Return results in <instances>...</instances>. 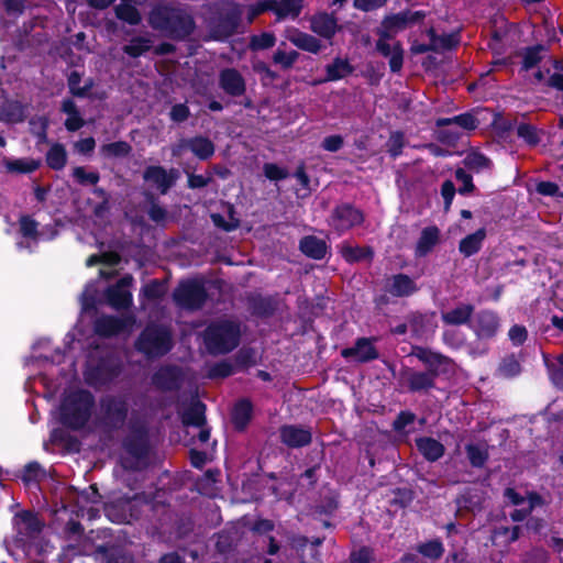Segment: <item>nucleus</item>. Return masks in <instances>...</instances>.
I'll return each mask as SVG.
<instances>
[{
  "instance_id": "obj_22",
  "label": "nucleus",
  "mask_w": 563,
  "mask_h": 563,
  "mask_svg": "<svg viewBox=\"0 0 563 563\" xmlns=\"http://www.w3.org/2000/svg\"><path fill=\"white\" fill-rule=\"evenodd\" d=\"M246 302L251 314L261 319L273 317L278 309V301L273 296L251 294L247 296Z\"/></svg>"
},
{
  "instance_id": "obj_2",
  "label": "nucleus",
  "mask_w": 563,
  "mask_h": 563,
  "mask_svg": "<svg viewBox=\"0 0 563 563\" xmlns=\"http://www.w3.org/2000/svg\"><path fill=\"white\" fill-rule=\"evenodd\" d=\"M150 25L166 37L174 41H184L195 29L194 16L185 10L167 4L155 7L148 16Z\"/></svg>"
},
{
  "instance_id": "obj_19",
  "label": "nucleus",
  "mask_w": 563,
  "mask_h": 563,
  "mask_svg": "<svg viewBox=\"0 0 563 563\" xmlns=\"http://www.w3.org/2000/svg\"><path fill=\"white\" fill-rule=\"evenodd\" d=\"M435 311H410L406 316L412 336L422 338L429 333H434L438 328Z\"/></svg>"
},
{
  "instance_id": "obj_46",
  "label": "nucleus",
  "mask_w": 563,
  "mask_h": 563,
  "mask_svg": "<svg viewBox=\"0 0 563 563\" xmlns=\"http://www.w3.org/2000/svg\"><path fill=\"white\" fill-rule=\"evenodd\" d=\"M341 255L347 263L352 264L366 260H373L374 251L371 246L345 245L342 247Z\"/></svg>"
},
{
  "instance_id": "obj_49",
  "label": "nucleus",
  "mask_w": 563,
  "mask_h": 563,
  "mask_svg": "<svg viewBox=\"0 0 563 563\" xmlns=\"http://www.w3.org/2000/svg\"><path fill=\"white\" fill-rule=\"evenodd\" d=\"M152 47V41L144 36H134L130 43L123 46V52L132 57L137 58L147 53Z\"/></svg>"
},
{
  "instance_id": "obj_62",
  "label": "nucleus",
  "mask_w": 563,
  "mask_h": 563,
  "mask_svg": "<svg viewBox=\"0 0 563 563\" xmlns=\"http://www.w3.org/2000/svg\"><path fill=\"white\" fill-rule=\"evenodd\" d=\"M235 548L234 539L229 532L218 533L216 550L222 555L230 554Z\"/></svg>"
},
{
  "instance_id": "obj_63",
  "label": "nucleus",
  "mask_w": 563,
  "mask_h": 563,
  "mask_svg": "<svg viewBox=\"0 0 563 563\" xmlns=\"http://www.w3.org/2000/svg\"><path fill=\"white\" fill-rule=\"evenodd\" d=\"M274 4L276 0H260L254 4H251L247 12L249 21H253L258 15L272 11L274 13Z\"/></svg>"
},
{
  "instance_id": "obj_24",
  "label": "nucleus",
  "mask_w": 563,
  "mask_h": 563,
  "mask_svg": "<svg viewBox=\"0 0 563 563\" xmlns=\"http://www.w3.org/2000/svg\"><path fill=\"white\" fill-rule=\"evenodd\" d=\"M310 29L317 35L330 41L341 30V26L333 13L320 12L311 18Z\"/></svg>"
},
{
  "instance_id": "obj_58",
  "label": "nucleus",
  "mask_w": 563,
  "mask_h": 563,
  "mask_svg": "<svg viewBox=\"0 0 563 563\" xmlns=\"http://www.w3.org/2000/svg\"><path fill=\"white\" fill-rule=\"evenodd\" d=\"M71 176L77 184L81 186L93 185L96 186L100 180L98 172H87L85 167L77 166L73 169Z\"/></svg>"
},
{
  "instance_id": "obj_21",
  "label": "nucleus",
  "mask_w": 563,
  "mask_h": 563,
  "mask_svg": "<svg viewBox=\"0 0 563 563\" xmlns=\"http://www.w3.org/2000/svg\"><path fill=\"white\" fill-rule=\"evenodd\" d=\"M400 375L405 378L407 390L412 394L428 393L437 386V379L426 371H415L406 367Z\"/></svg>"
},
{
  "instance_id": "obj_13",
  "label": "nucleus",
  "mask_w": 563,
  "mask_h": 563,
  "mask_svg": "<svg viewBox=\"0 0 563 563\" xmlns=\"http://www.w3.org/2000/svg\"><path fill=\"white\" fill-rule=\"evenodd\" d=\"M500 327V317L492 309H482L477 311L470 324V329L481 341H490L495 339Z\"/></svg>"
},
{
  "instance_id": "obj_17",
  "label": "nucleus",
  "mask_w": 563,
  "mask_h": 563,
  "mask_svg": "<svg viewBox=\"0 0 563 563\" xmlns=\"http://www.w3.org/2000/svg\"><path fill=\"white\" fill-rule=\"evenodd\" d=\"M219 88L232 98H239L246 92V82L242 74L232 67L223 68L218 76Z\"/></svg>"
},
{
  "instance_id": "obj_28",
  "label": "nucleus",
  "mask_w": 563,
  "mask_h": 563,
  "mask_svg": "<svg viewBox=\"0 0 563 563\" xmlns=\"http://www.w3.org/2000/svg\"><path fill=\"white\" fill-rule=\"evenodd\" d=\"M475 307L472 303H460L455 308L442 312L441 319L446 325H468L473 320Z\"/></svg>"
},
{
  "instance_id": "obj_36",
  "label": "nucleus",
  "mask_w": 563,
  "mask_h": 563,
  "mask_svg": "<svg viewBox=\"0 0 563 563\" xmlns=\"http://www.w3.org/2000/svg\"><path fill=\"white\" fill-rule=\"evenodd\" d=\"M288 40L297 48L311 54H318L322 48V43L319 38L298 29L294 30Z\"/></svg>"
},
{
  "instance_id": "obj_11",
  "label": "nucleus",
  "mask_w": 563,
  "mask_h": 563,
  "mask_svg": "<svg viewBox=\"0 0 563 563\" xmlns=\"http://www.w3.org/2000/svg\"><path fill=\"white\" fill-rule=\"evenodd\" d=\"M365 221V213L351 202H341L334 206L329 216V225L339 235L353 228L361 227Z\"/></svg>"
},
{
  "instance_id": "obj_48",
  "label": "nucleus",
  "mask_w": 563,
  "mask_h": 563,
  "mask_svg": "<svg viewBox=\"0 0 563 563\" xmlns=\"http://www.w3.org/2000/svg\"><path fill=\"white\" fill-rule=\"evenodd\" d=\"M463 164L467 169L475 173H479L484 169H490L493 167V162L485 154L478 151L467 153L463 159Z\"/></svg>"
},
{
  "instance_id": "obj_47",
  "label": "nucleus",
  "mask_w": 563,
  "mask_h": 563,
  "mask_svg": "<svg viewBox=\"0 0 563 563\" xmlns=\"http://www.w3.org/2000/svg\"><path fill=\"white\" fill-rule=\"evenodd\" d=\"M132 152V146L126 141H115L103 144L100 154L106 158H124Z\"/></svg>"
},
{
  "instance_id": "obj_18",
  "label": "nucleus",
  "mask_w": 563,
  "mask_h": 563,
  "mask_svg": "<svg viewBox=\"0 0 563 563\" xmlns=\"http://www.w3.org/2000/svg\"><path fill=\"white\" fill-rule=\"evenodd\" d=\"M132 323V318L103 314L93 322V331L100 338H112L123 333Z\"/></svg>"
},
{
  "instance_id": "obj_56",
  "label": "nucleus",
  "mask_w": 563,
  "mask_h": 563,
  "mask_svg": "<svg viewBox=\"0 0 563 563\" xmlns=\"http://www.w3.org/2000/svg\"><path fill=\"white\" fill-rule=\"evenodd\" d=\"M517 136L531 147L537 146L541 141L538 129L526 122H521L517 125Z\"/></svg>"
},
{
  "instance_id": "obj_32",
  "label": "nucleus",
  "mask_w": 563,
  "mask_h": 563,
  "mask_svg": "<svg viewBox=\"0 0 563 563\" xmlns=\"http://www.w3.org/2000/svg\"><path fill=\"white\" fill-rule=\"evenodd\" d=\"M548 48L543 44H534L526 46L517 52L518 56H521V71H529L530 69L538 66L544 58V54Z\"/></svg>"
},
{
  "instance_id": "obj_33",
  "label": "nucleus",
  "mask_w": 563,
  "mask_h": 563,
  "mask_svg": "<svg viewBox=\"0 0 563 563\" xmlns=\"http://www.w3.org/2000/svg\"><path fill=\"white\" fill-rule=\"evenodd\" d=\"M299 250L309 258L322 260L328 252V245L324 240L316 235H306L299 242Z\"/></svg>"
},
{
  "instance_id": "obj_55",
  "label": "nucleus",
  "mask_w": 563,
  "mask_h": 563,
  "mask_svg": "<svg viewBox=\"0 0 563 563\" xmlns=\"http://www.w3.org/2000/svg\"><path fill=\"white\" fill-rule=\"evenodd\" d=\"M276 43V36L273 32H262L250 37L249 48L253 52L268 49Z\"/></svg>"
},
{
  "instance_id": "obj_52",
  "label": "nucleus",
  "mask_w": 563,
  "mask_h": 563,
  "mask_svg": "<svg viewBox=\"0 0 563 563\" xmlns=\"http://www.w3.org/2000/svg\"><path fill=\"white\" fill-rule=\"evenodd\" d=\"M19 232L25 239L37 241L40 238L38 222L30 214H22L19 218Z\"/></svg>"
},
{
  "instance_id": "obj_27",
  "label": "nucleus",
  "mask_w": 563,
  "mask_h": 563,
  "mask_svg": "<svg viewBox=\"0 0 563 563\" xmlns=\"http://www.w3.org/2000/svg\"><path fill=\"white\" fill-rule=\"evenodd\" d=\"M131 279V277H124L119 282L118 285L111 286L107 289V301L112 308L122 310L129 309L132 306V294L122 287V284L125 282L128 283Z\"/></svg>"
},
{
  "instance_id": "obj_64",
  "label": "nucleus",
  "mask_w": 563,
  "mask_h": 563,
  "mask_svg": "<svg viewBox=\"0 0 563 563\" xmlns=\"http://www.w3.org/2000/svg\"><path fill=\"white\" fill-rule=\"evenodd\" d=\"M374 560V550L367 545H362L350 554V563H373Z\"/></svg>"
},
{
  "instance_id": "obj_31",
  "label": "nucleus",
  "mask_w": 563,
  "mask_h": 563,
  "mask_svg": "<svg viewBox=\"0 0 563 563\" xmlns=\"http://www.w3.org/2000/svg\"><path fill=\"white\" fill-rule=\"evenodd\" d=\"M252 416L253 404L250 399L243 398L236 401L231 412V421L234 429L239 432L244 431L251 422Z\"/></svg>"
},
{
  "instance_id": "obj_42",
  "label": "nucleus",
  "mask_w": 563,
  "mask_h": 563,
  "mask_svg": "<svg viewBox=\"0 0 563 563\" xmlns=\"http://www.w3.org/2000/svg\"><path fill=\"white\" fill-rule=\"evenodd\" d=\"M81 74L77 70H71L67 76V86L71 96L77 98H87L91 89L95 86V80L92 78H88L84 86H80Z\"/></svg>"
},
{
  "instance_id": "obj_41",
  "label": "nucleus",
  "mask_w": 563,
  "mask_h": 563,
  "mask_svg": "<svg viewBox=\"0 0 563 563\" xmlns=\"http://www.w3.org/2000/svg\"><path fill=\"white\" fill-rule=\"evenodd\" d=\"M206 405L197 400L191 406L185 410L181 417V421L185 426H192L197 428H202L207 423L206 419Z\"/></svg>"
},
{
  "instance_id": "obj_3",
  "label": "nucleus",
  "mask_w": 563,
  "mask_h": 563,
  "mask_svg": "<svg viewBox=\"0 0 563 563\" xmlns=\"http://www.w3.org/2000/svg\"><path fill=\"white\" fill-rule=\"evenodd\" d=\"M95 405L91 391L82 388L70 391L60 405V423L74 431L82 429L90 420Z\"/></svg>"
},
{
  "instance_id": "obj_16",
  "label": "nucleus",
  "mask_w": 563,
  "mask_h": 563,
  "mask_svg": "<svg viewBox=\"0 0 563 563\" xmlns=\"http://www.w3.org/2000/svg\"><path fill=\"white\" fill-rule=\"evenodd\" d=\"M178 178V170L170 168L166 170L161 165H150L143 172V179L146 183L156 185L162 195H166L168 190L175 185Z\"/></svg>"
},
{
  "instance_id": "obj_26",
  "label": "nucleus",
  "mask_w": 563,
  "mask_h": 563,
  "mask_svg": "<svg viewBox=\"0 0 563 563\" xmlns=\"http://www.w3.org/2000/svg\"><path fill=\"white\" fill-rule=\"evenodd\" d=\"M323 542H324V538H314L311 541L309 562L314 563L316 561H319L320 553L318 551V547L322 545ZM308 543H309V539L306 536L292 534L289 538V545L297 553V556H298V560L300 563H308V560L305 555V550H306Z\"/></svg>"
},
{
  "instance_id": "obj_5",
  "label": "nucleus",
  "mask_w": 563,
  "mask_h": 563,
  "mask_svg": "<svg viewBox=\"0 0 563 563\" xmlns=\"http://www.w3.org/2000/svg\"><path fill=\"white\" fill-rule=\"evenodd\" d=\"M241 330L239 323L231 320L211 322L203 332V342L213 355L227 354L240 343Z\"/></svg>"
},
{
  "instance_id": "obj_37",
  "label": "nucleus",
  "mask_w": 563,
  "mask_h": 563,
  "mask_svg": "<svg viewBox=\"0 0 563 563\" xmlns=\"http://www.w3.org/2000/svg\"><path fill=\"white\" fill-rule=\"evenodd\" d=\"M303 1L305 0H276V4H274L276 20L283 21L288 18L296 20L303 9Z\"/></svg>"
},
{
  "instance_id": "obj_51",
  "label": "nucleus",
  "mask_w": 563,
  "mask_h": 563,
  "mask_svg": "<svg viewBox=\"0 0 563 563\" xmlns=\"http://www.w3.org/2000/svg\"><path fill=\"white\" fill-rule=\"evenodd\" d=\"M19 523L23 526V530L27 536H33L42 531L43 525L37 516L29 510H23L16 515Z\"/></svg>"
},
{
  "instance_id": "obj_4",
  "label": "nucleus",
  "mask_w": 563,
  "mask_h": 563,
  "mask_svg": "<svg viewBox=\"0 0 563 563\" xmlns=\"http://www.w3.org/2000/svg\"><path fill=\"white\" fill-rule=\"evenodd\" d=\"M134 346L148 360L161 358L174 347L173 332L165 324L150 322L140 332Z\"/></svg>"
},
{
  "instance_id": "obj_60",
  "label": "nucleus",
  "mask_w": 563,
  "mask_h": 563,
  "mask_svg": "<svg viewBox=\"0 0 563 563\" xmlns=\"http://www.w3.org/2000/svg\"><path fill=\"white\" fill-rule=\"evenodd\" d=\"M18 476L25 485L38 483L42 477V467L40 463L35 461L29 462L22 470L21 475Z\"/></svg>"
},
{
  "instance_id": "obj_61",
  "label": "nucleus",
  "mask_w": 563,
  "mask_h": 563,
  "mask_svg": "<svg viewBox=\"0 0 563 563\" xmlns=\"http://www.w3.org/2000/svg\"><path fill=\"white\" fill-rule=\"evenodd\" d=\"M263 173L264 176L272 181H280L289 176L288 170L278 166L276 163H265L263 165Z\"/></svg>"
},
{
  "instance_id": "obj_43",
  "label": "nucleus",
  "mask_w": 563,
  "mask_h": 563,
  "mask_svg": "<svg viewBox=\"0 0 563 563\" xmlns=\"http://www.w3.org/2000/svg\"><path fill=\"white\" fill-rule=\"evenodd\" d=\"M415 550L424 559L430 561H438L444 554L443 542L439 538L430 539L424 542L416 544Z\"/></svg>"
},
{
  "instance_id": "obj_57",
  "label": "nucleus",
  "mask_w": 563,
  "mask_h": 563,
  "mask_svg": "<svg viewBox=\"0 0 563 563\" xmlns=\"http://www.w3.org/2000/svg\"><path fill=\"white\" fill-rule=\"evenodd\" d=\"M521 365L515 354L504 357L498 366V373L505 378H512L519 375Z\"/></svg>"
},
{
  "instance_id": "obj_15",
  "label": "nucleus",
  "mask_w": 563,
  "mask_h": 563,
  "mask_svg": "<svg viewBox=\"0 0 563 563\" xmlns=\"http://www.w3.org/2000/svg\"><path fill=\"white\" fill-rule=\"evenodd\" d=\"M278 432L280 442L289 449H300L312 442L310 428L300 424H283Z\"/></svg>"
},
{
  "instance_id": "obj_25",
  "label": "nucleus",
  "mask_w": 563,
  "mask_h": 563,
  "mask_svg": "<svg viewBox=\"0 0 563 563\" xmlns=\"http://www.w3.org/2000/svg\"><path fill=\"white\" fill-rule=\"evenodd\" d=\"M179 147H186L200 161H208L216 152L214 143L203 135L181 139L179 141Z\"/></svg>"
},
{
  "instance_id": "obj_45",
  "label": "nucleus",
  "mask_w": 563,
  "mask_h": 563,
  "mask_svg": "<svg viewBox=\"0 0 563 563\" xmlns=\"http://www.w3.org/2000/svg\"><path fill=\"white\" fill-rule=\"evenodd\" d=\"M45 162L53 170H60L66 166L67 152L62 143L53 144L46 153Z\"/></svg>"
},
{
  "instance_id": "obj_38",
  "label": "nucleus",
  "mask_w": 563,
  "mask_h": 563,
  "mask_svg": "<svg viewBox=\"0 0 563 563\" xmlns=\"http://www.w3.org/2000/svg\"><path fill=\"white\" fill-rule=\"evenodd\" d=\"M354 67L349 59L335 57L331 64L325 66V78L323 81H338L352 75Z\"/></svg>"
},
{
  "instance_id": "obj_44",
  "label": "nucleus",
  "mask_w": 563,
  "mask_h": 563,
  "mask_svg": "<svg viewBox=\"0 0 563 563\" xmlns=\"http://www.w3.org/2000/svg\"><path fill=\"white\" fill-rule=\"evenodd\" d=\"M167 292L166 283L164 280L154 278L142 286L140 290V299L147 301H157L164 298Z\"/></svg>"
},
{
  "instance_id": "obj_7",
  "label": "nucleus",
  "mask_w": 563,
  "mask_h": 563,
  "mask_svg": "<svg viewBox=\"0 0 563 563\" xmlns=\"http://www.w3.org/2000/svg\"><path fill=\"white\" fill-rule=\"evenodd\" d=\"M242 12L238 4L228 3L222 5L214 15L210 18L208 27L210 35L216 41H227L234 35L241 22Z\"/></svg>"
},
{
  "instance_id": "obj_35",
  "label": "nucleus",
  "mask_w": 563,
  "mask_h": 563,
  "mask_svg": "<svg viewBox=\"0 0 563 563\" xmlns=\"http://www.w3.org/2000/svg\"><path fill=\"white\" fill-rule=\"evenodd\" d=\"M96 553L101 556V563H134L133 556L118 545H98Z\"/></svg>"
},
{
  "instance_id": "obj_23",
  "label": "nucleus",
  "mask_w": 563,
  "mask_h": 563,
  "mask_svg": "<svg viewBox=\"0 0 563 563\" xmlns=\"http://www.w3.org/2000/svg\"><path fill=\"white\" fill-rule=\"evenodd\" d=\"M418 290L416 282L404 273L393 275L385 285V291L398 298L410 297Z\"/></svg>"
},
{
  "instance_id": "obj_12",
  "label": "nucleus",
  "mask_w": 563,
  "mask_h": 563,
  "mask_svg": "<svg viewBox=\"0 0 563 563\" xmlns=\"http://www.w3.org/2000/svg\"><path fill=\"white\" fill-rule=\"evenodd\" d=\"M124 451L134 460L147 459L151 451L148 429L143 422L133 423L122 441Z\"/></svg>"
},
{
  "instance_id": "obj_1",
  "label": "nucleus",
  "mask_w": 563,
  "mask_h": 563,
  "mask_svg": "<svg viewBox=\"0 0 563 563\" xmlns=\"http://www.w3.org/2000/svg\"><path fill=\"white\" fill-rule=\"evenodd\" d=\"M427 16L424 11H411L406 9L398 13L387 14L383 18L380 26L377 27L376 51L385 58H389V69L391 73H399L404 65V48L401 42L397 41L393 45L388 41L393 40L398 32L408 26L421 22Z\"/></svg>"
},
{
  "instance_id": "obj_30",
  "label": "nucleus",
  "mask_w": 563,
  "mask_h": 563,
  "mask_svg": "<svg viewBox=\"0 0 563 563\" xmlns=\"http://www.w3.org/2000/svg\"><path fill=\"white\" fill-rule=\"evenodd\" d=\"M415 442L417 450L428 462H437L445 453L444 445L432 437H420Z\"/></svg>"
},
{
  "instance_id": "obj_6",
  "label": "nucleus",
  "mask_w": 563,
  "mask_h": 563,
  "mask_svg": "<svg viewBox=\"0 0 563 563\" xmlns=\"http://www.w3.org/2000/svg\"><path fill=\"white\" fill-rule=\"evenodd\" d=\"M121 372V361L112 354H107L87 362L84 379L88 386L99 389L113 383Z\"/></svg>"
},
{
  "instance_id": "obj_8",
  "label": "nucleus",
  "mask_w": 563,
  "mask_h": 563,
  "mask_svg": "<svg viewBox=\"0 0 563 563\" xmlns=\"http://www.w3.org/2000/svg\"><path fill=\"white\" fill-rule=\"evenodd\" d=\"M173 301L188 311L200 310L208 300V291L202 280H180L173 291Z\"/></svg>"
},
{
  "instance_id": "obj_29",
  "label": "nucleus",
  "mask_w": 563,
  "mask_h": 563,
  "mask_svg": "<svg viewBox=\"0 0 563 563\" xmlns=\"http://www.w3.org/2000/svg\"><path fill=\"white\" fill-rule=\"evenodd\" d=\"M440 242V229L437 225H429L422 229L416 243V257H424L430 254Z\"/></svg>"
},
{
  "instance_id": "obj_10",
  "label": "nucleus",
  "mask_w": 563,
  "mask_h": 563,
  "mask_svg": "<svg viewBox=\"0 0 563 563\" xmlns=\"http://www.w3.org/2000/svg\"><path fill=\"white\" fill-rule=\"evenodd\" d=\"M410 355L417 357L424 365V371L435 379L440 376L448 377L454 372L453 360L430 347L412 345Z\"/></svg>"
},
{
  "instance_id": "obj_34",
  "label": "nucleus",
  "mask_w": 563,
  "mask_h": 563,
  "mask_svg": "<svg viewBox=\"0 0 563 563\" xmlns=\"http://www.w3.org/2000/svg\"><path fill=\"white\" fill-rule=\"evenodd\" d=\"M487 232L485 228L477 229L474 233L467 234L459 243V251L464 257H471L478 253L486 239Z\"/></svg>"
},
{
  "instance_id": "obj_39",
  "label": "nucleus",
  "mask_w": 563,
  "mask_h": 563,
  "mask_svg": "<svg viewBox=\"0 0 563 563\" xmlns=\"http://www.w3.org/2000/svg\"><path fill=\"white\" fill-rule=\"evenodd\" d=\"M452 124H456L466 131H474L478 128L479 121L471 112H464L452 118H439L435 121V125L438 128L449 126Z\"/></svg>"
},
{
  "instance_id": "obj_54",
  "label": "nucleus",
  "mask_w": 563,
  "mask_h": 563,
  "mask_svg": "<svg viewBox=\"0 0 563 563\" xmlns=\"http://www.w3.org/2000/svg\"><path fill=\"white\" fill-rule=\"evenodd\" d=\"M144 196L146 201L150 203V208L147 210L148 218L157 224L164 222L167 219V210L158 203L154 194L148 191L145 192Z\"/></svg>"
},
{
  "instance_id": "obj_9",
  "label": "nucleus",
  "mask_w": 563,
  "mask_h": 563,
  "mask_svg": "<svg viewBox=\"0 0 563 563\" xmlns=\"http://www.w3.org/2000/svg\"><path fill=\"white\" fill-rule=\"evenodd\" d=\"M129 415V402L119 395H106L100 398V422L112 431L123 428Z\"/></svg>"
},
{
  "instance_id": "obj_14",
  "label": "nucleus",
  "mask_w": 563,
  "mask_h": 563,
  "mask_svg": "<svg viewBox=\"0 0 563 563\" xmlns=\"http://www.w3.org/2000/svg\"><path fill=\"white\" fill-rule=\"evenodd\" d=\"M183 382V371L176 365L162 366L152 376L153 385L162 391H176L181 387Z\"/></svg>"
},
{
  "instance_id": "obj_53",
  "label": "nucleus",
  "mask_w": 563,
  "mask_h": 563,
  "mask_svg": "<svg viewBox=\"0 0 563 563\" xmlns=\"http://www.w3.org/2000/svg\"><path fill=\"white\" fill-rule=\"evenodd\" d=\"M115 16L131 25H136L141 22V14L136 7L131 3H120L114 8Z\"/></svg>"
},
{
  "instance_id": "obj_20",
  "label": "nucleus",
  "mask_w": 563,
  "mask_h": 563,
  "mask_svg": "<svg viewBox=\"0 0 563 563\" xmlns=\"http://www.w3.org/2000/svg\"><path fill=\"white\" fill-rule=\"evenodd\" d=\"M341 356L344 358H354L358 363H368L379 357L376 346L369 338L356 339L353 346L341 350Z\"/></svg>"
},
{
  "instance_id": "obj_59",
  "label": "nucleus",
  "mask_w": 563,
  "mask_h": 563,
  "mask_svg": "<svg viewBox=\"0 0 563 563\" xmlns=\"http://www.w3.org/2000/svg\"><path fill=\"white\" fill-rule=\"evenodd\" d=\"M386 145L389 156L397 158L402 154L405 147V134L401 131L391 132Z\"/></svg>"
},
{
  "instance_id": "obj_50",
  "label": "nucleus",
  "mask_w": 563,
  "mask_h": 563,
  "mask_svg": "<svg viewBox=\"0 0 563 563\" xmlns=\"http://www.w3.org/2000/svg\"><path fill=\"white\" fill-rule=\"evenodd\" d=\"M465 452L470 464L475 468L484 467L489 457L488 451L475 443L466 444Z\"/></svg>"
},
{
  "instance_id": "obj_40",
  "label": "nucleus",
  "mask_w": 563,
  "mask_h": 563,
  "mask_svg": "<svg viewBox=\"0 0 563 563\" xmlns=\"http://www.w3.org/2000/svg\"><path fill=\"white\" fill-rule=\"evenodd\" d=\"M2 164L10 174H31L40 168L41 161L34 158L11 159L3 157Z\"/></svg>"
}]
</instances>
